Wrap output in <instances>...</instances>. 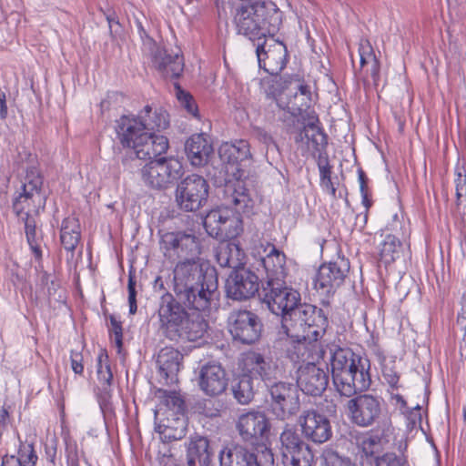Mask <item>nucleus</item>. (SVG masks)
Instances as JSON below:
<instances>
[{
    "instance_id": "1",
    "label": "nucleus",
    "mask_w": 466,
    "mask_h": 466,
    "mask_svg": "<svg viewBox=\"0 0 466 466\" xmlns=\"http://www.w3.org/2000/svg\"><path fill=\"white\" fill-rule=\"evenodd\" d=\"M187 280L188 278L179 275L173 293L160 297L158 317L169 339L196 341L207 332L208 322L202 312L208 311L218 299V284L192 287Z\"/></svg>"
},
{
    "instance_id": "2",
    "label": "nucleus",
    "mask_w": 466,
    "mask_h": 466,
    "mask_svg": "<svg viewBox=\"0 0 466 466\" xmlns=\"http://www.w3.org/2000/svg\"><path fill=\"white\" fill-rule=\"evenodd\" d=\"M160 249L170 261L178 260L172 271L169 289L176 287L179 275L188 278V286L218 284L214 267L201 261L200 239L192 229L165 232L160 235Z\"/></svg>"
},
{
    "instance_id": "3",
    "label": "nucleus",
    "mask_w": 466,
    "mask_h": 466,
    "mask_svg": "<svg viewBox=\"0 0 466 466\" xmlns=\"http://www.w3.org/2000/svg\"><path fill=\"white\" fill-rule=\"evenodd\" d=\"M116 123L120 143L131 148L138 159H153L167 150V138L155 133L169 126L166 111L153 112L150 106H146L137 116H123Z\"/></svg>"
},
{
    "instance_id": "4",
    "label": "nucleus",
    "mask_w": 466,
    "mask_h": 466,
    "mask_svg": "<svg viewBox=\"0 0 466 466\" xmlns=\"http://www.w3.org/2000/svg\"><path fill=\"white\" fill-rule=\"evenodd\" d=\"M332 381L336 390L345 397H352L368 390L371 384L370 363L350 348H336L330 359Z\"/></svg>"
},
{
    "instance_id": "5",
    "label": "nucleus",
    "mask_w": 466,
    "mask_h": 466,
    "mask_svg": "<svg viewBox=\"0 0 466 466\" xmlns=\"http://www.w3.org/2000/svg\"><path fill=\"white\" fill-rule=\"evenodd\" d=\"M238 33L251 41L274 35L282 23V13L273 2L241 4L234 15Z\"/></svg>"
},
{
    "instance_id": "6",
    "label": "nucleus",
    "mask_w": 466,
    "mask_h": 466,
    "mask_svg": "<svg viewBox=\"0 0 466 466\" xmlns=\"http://www.w3.org/2000/svg\"><path fill=\"white\" fill-rule=\"evenodd\" d=\"M328 324V318L321 309L301 303L282 317L279 334H284L299 345L310 344L323 336Z\"/></svg>"
},
{
    "instance_id": "7",
    "label": "nucleus",
    "mask_w": 466,
    "mask_h": 466,
    "mask_svg": "<svg viewBox=\"0 0 466 466\" xmlns=\"http://www.w3.org/2000/svg\"><path fill=\"white\" fill-rule=\"evenodd\" d=\"M141 170L143 181L152 188L164 189L177 182L184 174L182 163L174 157L149 159Z\"/></svg>"
},
{
    "instance_id": "8",
    "label": "nucleus",
    "mask_w": 466,
    "mask_h": 466,
    "mask_svg": "<svg viewBox=\"0 0 466 466\" xmlns=\"http://www.w3.org/2000/svg\"><path fill=\"white\" fill-rule=\"evenodd\" d=\"M269 408L279 420L295 415L300 408L299 394L296 384L279 380L268 388Z\"/></svg>"
},
{
    "instance_id": "9",
    "label": "nucleus",
    "mask_w": 466,
    "mask_h": 466,
    "mask_svg": "<svg viewBox=\"0 0 466 466\" xmlns=\"http://www.w3.org/2000/svg\"><path fill=\"white\" fill-rule=\"evenodd\" d=\"M209 186L207 180L197 174L182 179L176 188V202L184 211H197L208 201Z\"/></svg>"
},
{
    "instance_id": "10",
    "label": "nucleus",
    "mask_w": 466,
    "mask_h": 466,
    "mask_svg": "<svg viewBox=\"0 0 466 466\" xmlns=\"http://www.w3.org/2000/svg\"><path fill=\"white\" fill-rule=\"evenodd\" d=\"M280 453L284 466H312L314 453L293 429H285L279 437Z\"/></svg>"
},
{
    "instance_id": "11",
    "label": "nucleus",
    "mask_w": 466,
    "mask_h": 466,
    "mask_svg": "<svg viewBox=\"0 0 466 466\" xmlns=\"http://www.w3.org/2000/svg\"><path fill=\"white\" fill-rule=\"evenodd\" d=\"M43 181L40 176L33 172L25 177L20 191L14 198L13 211L17 218L23 219L25 216L30 217V213L44 207L45 198L41 194Z\"/></svg>"
},
{
    "instance_id": "12",
    "label": "nucleus",
    "mask_w": 466,
    "mask_h": 466,
    "mask_svg": "<svg viewBox=\"0 0 466 466\" xmlns=\"http://www.w3.org/2000/svg\"><path fill=\"white\" fill-rule=\"evenodd\" d=\"M264 290V302L273 314L281 318L301 304L300 293L284 281L268 280Z\"/></svg>"
},
{
    "instance_id": "13",
    "label": "nucleus",
    "mask_w": 466,
    "mask_h": 466,
    "mask_svg": "<svg viewBox=\"0 0 466 466\" xmlns=\"http://www.w3.org/2000/svg\"><path fill=\"white\" fill-rule=\"evenodd\" d=\"M221 161L227 164V173L233 177L247 178L250 163V147L247 140H236L234 143H223L218 148Z\"/></svg>"
},
{
    "instance_id": "14",
    "label": "nucleus",
    "mask_w": 466,
    "mask_h": 466,
    "mask_svg": "<svg viewBox=\"0 0 466 466\" xmlns=\"http://www.w3.org/2000/svg\"><path fill=\"white\" fill-rule=\"evenodd\" d=\"M383 400L372 394H360L348 401L350 420L363 428L376 423L382 413Z\"/></svg>"
},
{
    "instance_id": "15",
    "label": "nucleus",
    "mask_w": 466,
    "mask_h": 466,
    "mask_svg": "<svg viewBox=\"0 0 466 466\" xmlns=\"http://www.w3.org/2000/svg\"><path fill=\"white\" fill-rule=\"evenodd\" d=\"M350 268V261L344 257H338L329 263L322 264L316 276V289L327 297L333 295L344 283Z\"/></svg>"
},
{
    "instance_id": "16",
    "label": "nucleus",
    "mask_w": 466,
    "mask_h": 466,
    "mask_svg": "<svg viewBox=\"0 0 466 466\" xmlns=\"http://www.w3.org/2000/svg\"><path fill=\"white\" fill-rule=\"evenodd\" d=\"M243 370L253 377L257 385L261 380L267 388L281 380L284 374L283 369L278 361L256 351L247 354Z\"/></svg>"
},
{
    "instance_id": "17",
    "label": "nucleus",
    "mask_w": 466,
    "mask_h": 466,
    "mask_svg": "<svg viewBox=\"0 0 466 466\" xmlns=\"http://www.w3.org/2000/svg\"><path fill=\"white\" fill-rule=\"evenodd\" d=\"M228 326L235 340L248 345L259 339L263 327L258 316L247 309L232 311L228 317Z\"/></svg>"
},
{
    "instance_id": "18",
    "label": "nucleus",
    "mask_w": 466,
    "mask_h": 466,
    "mask_svg": "<svg viewBox=\"0 0 466 466\" xmlns=\"http://www.w3.org/2000/svg\"><path fill=\"white\" fill-rule=\"evenodd\" d=\"M225 289L228 298L237 301L247 300L258 291L259 279L255 272L242 267L231 271Z\"/></svg>"
},
{
    "instance_id": "19",
    "label": "nucleus",
    "mask_w": 466,
    "mask_h": 466,
    "mask_svg": "<svg viewBox=\"0 0 466 466\" xmlns=\"http://www.w3.org/2000/svg\"><path fill=\"white\" fill-rule=\"evenodd\" d=\"M299 424L304 438L317 444H322L332 437L329 419L319 411L309 409L301 412Z\"/></svg>"
},
{
    "instance_id": "20",
    "label": "nucleus",
    "mask_w": 466,
    "mask_h": 466,
    "mask_svg": "<svg viewBox=\"0 0 466 466\" xmlns=\"http://www.w3.org/2000/svg\"><path fill=\"white\" fill-rule=\"evenodd\" d=\"M258 61L260 68L269 75L279 74L287 64L288 51L286 46L273 38L258 44L256 48Z\"/></svg>"
},
{
    "instance_id": "21",
    "label": "nucleus",
    "mask_w": 466,
    "mask_h": 466,
    "mask_svg": "<svg viewBox=\"0 0 466 466\" xmlns=\"http://www.w3.org/2000/svg\"><path fill=\"white\" fill-rule=\"evenodd\" d=\"M297 373V387L305 394L317 397L326 390L329 375L316 364L308 362L300 365Z\"/></svg>"
},
{
    "instance_id": "22",
    "label": "nucleus",
    "mask_w": 466,
    "mask_h": 466,
    "mask_svg": "<svg viewBox=\"0 0 466 466\" xmlns=\"http://www.w3.org/2000/svg\"><path fill=\"white\" fill-rule=\"evenodd\" d=\"M237 428L245 441L258 444V441L268 434L270 425L265 413L250 411L238 418Z\"/></svg>"
},
{
    "instance_id": "23",
    "label": "nucleus",
    "mask_w": 466,
    "mask_h": 466,
    "mask_svg": "<svg viewBox=\"0 0 466 466\" xmlns=\"http://www.w3.org/2000/svg\"><path fill=\"white\" fill-rule=\"evenodd\" d=\"M153 67L164 78L177 79L184 71V58L178 52H168L165 48L157 47L152 52Z\"/></svg>"
},
{
    "instance_id": "24",
    "label": "nucleus",
    "mask_w": 466,
    "mask_h": 466,
    "mask_svg": "<svg viewBox=\"0 0 466 466\" xmlns=\"http://www.w3.org/2000/svg\"><path fill=\"white\" fill-rule=\"evenodd\" d=\"M226 182L224 199L228 208H233L238 213H249L253 208V200L246 187L244 179L233 177Z\"/></svg>"
},
{
    "instance_id": "25",
    "label": "nucleus",
    "mask_w": 466,
    "mask_h": 466,
    "mask_svg": "<svg viewBox=\"0 0 466 466\" xmlns=\"http://www.w3.org/2000/svg\"><path fill=\"white\" fill-rule=\"evenodd\" d=\"M199 387L209 396H217L225 391L228 378L225 370L219 364L204 365L199 373Z\"/></svg>"
},
{
    "instance_id": "26",
    "label": "nucleus",
    "mask_w": 466,
    "mask_h": 466,
    "mask_svg": "<svg viewBox=\"0 0 466 466\" xmlns=\"http://www.w3.org/2000/svg\"><path fill=\"white\" fill-rule=\"evenodd\" d=\"M302 118L305 120L304 116ZM317 123H319L317 116H311L307 123L305 121L300 122L298 119L296 126L297 133L294 137L295 142L297 144H309L311 142L317 151L325 150L328 145V137Z\"/></svg>"
},
{
    "instance_id": "27",
    "label": "nucleus",
    "mask_w": 466,
    "mask_h": 466,
    "mask_svg": "<svg viewBox=\"0 0 466 466\" xmlns=\"http://www.w3.org/2000/svg\"><path fill=\"white\" fill-rule=\"evenodd\" d=\"M212 143L206 134H194L185 143V152L194 167L205 166L213 154Z\"/></svg>"
},
{
    "instance_id": "28",
    "label": "nucleus",
    "mask_w": 466,
    "mask_h": 466,
    "mask_svg": "<svg viewBox=\"0 0 466 466\" xmlns=\"http://www.w3.org/2000/svg\"><path fill=\"white\" fill-rule=\"evenodd\" d=\"M182 354L174 348L166 347L162 349L157 359L159 375L167 384H173L177 381V373L180 370Z\"/></svg>"
},
{
    "instance_id": "29",
    "label": "nucleus",
    "mask_w": 466,
    "mask_h": 466,
    "mask_svg": "<svg viewBox=\"0 0 466 466\" xmlns=\"http://www.w3.org/2000/svg\"><path fill=\"white\" fill-rule=\"evenodd\" d=\"M80 224L76 218H66L61 224L60 242L66 251V261L69 265L75 263V252L80 242Z\"/></svg>"
},
{
    "instance_id": "30",
    "label": "nucleus",
    "mask_w": 466,
    "mask_h": 466,
    "mask_svg": "<svg viewBox=\"0 0 466 466\" xmlns=\"http://www.w3.org/2000/svg\"><path fill=\"white\" fill-rule=\"evenodd\" d=\"M390 429L387 428L381 431L356 435L354 443L362 453L361 457H373L380 449L384 448L390 442Z\"/></svg>"
},
{
    "instance_id": "31",
    "label": "nucleus",
    "mask_w": 466,
    "mask_h": 466,
    "mask_svg": "<svg viewBox=\"0 0 466 466\" xmlns=\"http://www.w3.org/2000/svg\"><path fill=\"white\" fill-rule=\"evenodd\" d=\"M155 430L164 441L181 440L187 433V418L185 415H167L161 423L156 424Z\"/></svg>"
},
{
    "instance_id": "32",
    "label": "nucleus",
    "mask_w": 466,
    "mask_h": 466,
    "mask_svg": "<svg viewBox=\"0 0 466 466\" xmlns=\"http://www.w3.org/2000/svg\"><path fill=\"white\" fill-rule=\"evenodd\" d=\"M245 254L234 242L221 241L216 249L217 262L222 268H230L233 270L244 265Z\"/></svg>"
},
{
    "instance_id": "33",
    "label": "nucleus",
    "mask_w": 466,
    "mask_h": 466,
    "mask_svg": "<svg viewBox=\"0 0 466 466\" xmlns=\"http://www.w3.org/2000/svg\"><path fill=\"white\" fill-rule=\"evenodd\" d=\"M262 264L267 271L268 280L282 281L287 276L286 256L274 245L270 246L269 252L262 258Z\"/></svg>"
},
{
    "instance_id": "34",
    "label": "nucleus",
    "mask_w": 466,
    "mask_h": 466,
    "mask_svg": "<svg viewBox=\"0 0 466 466\" xmlns=\"http://www.w3.org/2000/svg\"><path fill=\"white\" fill-rule=\"evenodd\" d=\"M257 382L253 377L243 370L231 384V391L236 400L242 405H247L254 399L257 390Z\"/></svg>"
},
{
    "instance_id": "35",
    "label": "nucleus",
    "mask_w": 466,
    "mask_h": 466,
    "mask_svg": "<svg viewBox=\"0 0 466 466\" xmlns=\"http://www.w3.org/2000/svg\"><path fill=\"white\" fill-rule=\"evenodd\" d=\"M253 452L240 445L226 447L220 451V466H253Z\"/></svg>"
},
{
    "instance_id": "36",
    "label": "nucleus",
    "mask_w": 466,
    "mask_h": 466,
    "mask_svg": "<svg viewBox=\"0 0 466 466\" xmlns=\"http://www.w3.org/2000/svg\"><path fill=\"white\" fill-rule=\"evenodd\" d=\"M289 83L290 85L289 93H294L293 100L290 99L289 102L290 108L293 111H301L303 107H308V102L311 96L309 86L299 75L289 76Z\"/></svg>"
},
{
    "instance_id": "37",
    "label": "nucleus",
    "mask_w": 466,
    "mask_h": 466,
    "mask_svg": "<svg viewBox=\"0 0 466 466\" xmlns=\"http://www.w3.org/2000/svg\"><path fill=\"white\" fill-rule=\"evenodd\" d=\"M208 441L204 437L192 440L187 447V466H210V453Z\"/></svg>"
},
{
    "instance_id": "38",
    "label": "nucleus",
    "mask_w": 466,
    "mask_h": 466,
    "mask_svg": "<svg viewBox=\"0 0 466 466\" xmlns=\"http://www.w3.org/2000/svg\"><path fill=\"white\" fill-rule=\"evenodd\" d=\"M225 220L226 221H224L220 229H217L212 236L221 241L235 238L242 231V219L240 218V213L230 209L229 214Z\"/></svg>"
},
{
    "instance_id": "39",
    "label": "nucleus",
    "mask_w": 466,
    "mask_h": 466,
    "mask_svg": "<svg viewBox=\"0 0 466 466\" xmlns=\"http://www.w3.org/2000/svg\"><path fill=\"white\" fill-rule=\"evenodd\" d=\"M157 397L161 404L167 408V415H185L186 404L181 395L175 390H158Z\"/></svg>"
},
{
    "instance_id": "40",
    "label": "nucleus",
    "mask_w": 466,
    "mask_h": 466,
    "mask_svg": "<svg viewBox=\"0 0 466 466\" xmlns=\"http://www.w3.org/2000/svg\"><path fill=\"white\" fill-rule=\"evenodd\" d=\"M401 243L393 235H387L380 244V257L384 264H390L400 255Z\"/></svg>"
},
{
    "instance_id": "41",
    "label": "nucleus",
    "mask_w": 466,
    "mask_h": 466,
    "mask_svg": "<svg viewBox=\"0 0 466 466\" xmlns=\"http://www.w3.org/2000/svg\"><path fill=\"white\" fill-rule=\"evenodd\" d=\"M289 76L282 77L277 75H270L261 80V85L268 96H277L285 90L289 92L290 85L289 83Z\"/></svg>"
},
{
    "instance_id": "42",
    "label": "nucleus",
    "mask_w": 466,
    "mask_h": 466,
    "mask_svg": "<svg viewBox=\"0 0 466 466\" xmlns=\"http://www.w3.org/2000/svg\"><path fill=\"white\" fill-rule=\"evenodd\" d=\"M230 209V208L227 207L213 209L208 213L204 220V227L208 235L212 237L217 229H220V227H222L224 221H226L225 219L229 214Z\"/></svg>"
},
{
    "instance_id": "43",
    "label": "nucleus",
    "mask_w": 466,
    "mask_h": 466,
    "mask_svg": "<svg viewBox=\"0 0 466 466\" xmlns=\"http://www.w3.org/2000/svg\"><path fill=\"white\" fill-rule=\"evenodd\" d=\"M21 220L25 222L27 242L35 255V258L36 259H40L42 258V251L37 241L35 222L34 218L27 216H25Z\"/></svg>"
},
{
    "instance_id": "44",
    "label": "nucleus",
    "mask_w": 466,
    "mask_h": 466,
    "mask_svg": "<svg viewBox=\"0 0 466 466\" xmlns=\"http://www.w3.org/2000/svg\"><path fill=\"white\" fill-rule=\"evenodd\" d=\"M456 207L463 220H466V174H458L455 179Z\"/></svg>"
},
{
    "instance_id": "45",
    "label": "nucleus",
    "mask_w": 466,
    "mask_h": 466,
    "mask_svg": "<svg viewBox=\"0 0 466 466\" xmlns=\"http://www.w3.org/2000/svg\"><path fill=\"white\" fill-rule=\"evenodd\" d=\"M96 373L99 382L105 386L104 390H106L107 387H110L113 380V373L111 371V368L108 363V356L106 354L101 353L98 356Z\"/></svg>"
},
{
    "instance_id": "46",
    "label": "nucleus",
    "mask_w": 466,
    "mask_h": 466,
    "mask_svg": "<svg viewBox=\"0 0 466 466\" xmlns=\"http://www.w3.org/2000/svg\"><path fill=\"white\" fill-rule=\"evenodd\" d=\"M381 373L384 380L392 390H398L400 375L395 367L394 360H384L381 362Z\"/></svg>"
},
{
    "instance_id": "47",
    "label": "nucleus",
    "mask_w": 466,
    "mask_h": 466,
    "mask_svg": "<svg viewBox=\"0 0 466 466\" xmlns=\"http://www.w3.org/2000/svg\"><path fill=\"white\" fill-rule=\"evenodd\" d=\"M253 466H274V454L266 445L257 444L253 452Z\"/></svg>"
},
{
    "instance_id": "48",
    "label": "nucleus",
    "mask_w": 466,
    "mask_h": 466,
    "mask_svg": "<svg viewBox=\"0 0 466 466\" xmlns=\"http://www.w3.org/2000/svg\"><path fill=\"white\" fill-rule=\"evenodd\" d=\"M175 86L177 87V97L180 106L193 116L198 117V108L193 96L189 93L182 90L177 84H175Z\"/></svg>"
},
{
    "instance_id": "49",
    "label": "nucleus",
    "mask_w": 466,
    "mask_h": 466,
    "mask_svg": "<svg viewBox=\"0 0 466 466\" xmlns=\"http://www.w3.org/2000/svg\"><path fill=\"white\" fill-rule=\"evenodd\" d=\"M16 459L19 460L23 466H35L38 458L34 450L33 443L21 442Z\"/></svg>"
},
{
    "instance_id": "50",
    "label": "nucleus",
    "mask_w": 466,
    "mask_h": 466,
    "mask_svg": "<svg viewBox=\"0 0 466 466\" xmlns=\"http://www.w3.org/2000/svg\"><path fill=\"white\" fill-rule=\"evenodd\" d=\"M372 466H408V462L403 455L386 452L381 456L376 457Z\"/></svg>"
},
{
    "instance_id": "51",
    "label": "nucleus",
    "mask_w": 466,
    "mask_h": 466,
    "mask_svg": "<svg viewBox=\"0 0 466 466\" xmlns=\"http://www.w3.org/2000/svg\"><path fill=\"white\" fill-rule=\"evenodd\" d=\"M222 403L218 400H205L198 404L199 414L210 418L216 419L220 417Z\"/></svg>"
},
{
    "instance_id": "52",
    "label": "nucleus",
    "mask_w": 466,
    "mask_h": 466,
    "mask_svg": "<svg viewBox=\"0 0 466 466\" xmlns=\"http://www.w3.org/2000/svg\"><path fill=\"white\" fill-rule=\"evenodd\" d=\"M318 152H319V156H318L317 164H318V167H319V178H320V180H324L326 178H330L331 174H332V170H331L332 167L329 165V156L325 152V150L318 151Z\"/></svg>"
},
{
    "instance_id": "53",
    "label": "nucleus",
    "mask_w": 466,
    "mask_h": 466,
    "mask_svg": "<svg viewBox=\"0 0 466 466\" xmlns=\"http://www.w3.org/2000/svg\"><path fill=\"white\" fill-rule=\"evenodd\" d=\"M136 285H137V281L135 279V276H134L133 272L130 271L129 275H128L127 290H128L129 313L131 315H134L137 309Z\"/></svg>"
},
{
    "instance_id": "54",
    "label": "nucleus",
    "mask_w": 466,
    "mask_h": 466,
    "mask_svg": "<svg viewBox=\"0 0 466 466\" xmlns=\"http://www.w3.org/2000/svg\"><path fill=\"white\" fill-rule=\"evenodd\" d=\"M325 466H357L349 458L339 456L337 452L329 451L324 456Z\"/></svg>"
},
{
    "instance_id": "55",
    "label": "nucleus",
    "mask_w": 466,
    "mask_h": 466,
    "mask_svg": "<svg viewBox=\"0 0 466 466\" xmlns=\"http://www.w3.org/2000/svg\"><path fill=\"white\" fill-rule=\"evenodd\" d=\"M358 177L360 182V189L362 197V204L369 209L371 206V200L370 199V193L368 188V177L362 169L358 170Z\"/></svg>"
},
{
    "instance_id": "56",
    "label": "nucleus",
    "mask_w": 466,
    "mask_h": 466,
    "mask_svg": "<svg viewBox=\"0 0 466 466\" xmlns=\"http://www.w3.org/2000/svg\"><path fill=\"white\" fill-rule=\"evenodd\" d=\"M67 466H79L77 445L74 441H66Z\"/></svg>"
},
{
    "instance_id": "57",
    "label": "nucleus",
    "mask_w": 466,
    "mask_h": 466,
    "mask_svg": "<svg viewBox=\"0 0 466 466\" xmlns=\"http://www.w3.org/2000/svg\"><path fill=\"white\" fill-rule=\"evenodd\" d=\"M370 73V77L375 86H378L380 80V63L377 58L370 57V66L366 69Z\"/></svg>"
},
{
    "instance_id": "58",
    "label": "nucleus",
    "mask_w": 466,
    "mask_h": 466,
    "mask_svg": "<svg viewBox=\"0 0 466 466\" xmlns=\"http://www.w3.org/2000/svg\"><path fill=\"white\" fill-rule=\"evenodd\" d=\"M83 356L79 352L71 351V368L76 374H82L84 371Z\"/></svg>"
},
{
    "instance_id": "59",
    "label": "nucleus",
    "mask_w": 466,
    "mask_h": 466,
    "mask_svg": "<svg viewBox=\"0 0 466 466\" xmlns=\"http://www.w3.org/2000/svg\"><path fill=\"white\" fill-rule=\"evenodd\" d=\"M259 139L267 146L268 150H279L278 144L275 142L273 137L267 132H260Z\"/></svg>"
},
{
    "instance_id": "60",
    "label": "nucleus",
    "mask_w": 466,
    "mask_h": 466,
    "mask_svg": "<svg viewBox=\"0 0 466 466\" xmlns=\"http://www.w3.org/2000/svg\"><path fill=\"white\" fill-rule=\"evenodd\" d=\"M320 186L323 188V190L330 194L333 198H338L336 194L337 189L335 187V183L332 177L320 180Z\"/></svg>"
},
{
    "instance_id": "61",
    "label": "nucleus",
    "mask_w": 466,
    "mask_h": 466,
    "mask_svg": "<svg viewBox=\"0 0 466 466\" xmlns=\"http://www.w3.org/2000/svg\"><path fill=\"white\" fill-rule=\"evenodd\" d=\"M359 52H360V56H363V57L367 58L369 62H370V57L377 58L373 53L371 46L370 45V43L368 41H366L365 43H361L360 45Z\"/></svg>"
},
{
    "instance_id": "62",
    "label": "nucleus",
    "mask_w": 466,
    "mask_h": 466,
    "mask_svg": "<svg viewBox=\"0 0 466 466\" xmlns=\"http://www.w3.org/2000/svg\"><path fill=\"white\" fill-rule=\"evenodd\" d=\"M165 283H166V280L164 279V278L162 276L157 277L154 281V286H153L155 291H165L164 294H166L167 292L171 293L170 291L167 290Z\"/></svg>"
},
{
    "instance_id": "63",
    "label": "nucleus",
    "mask_w": 466,
    "mask_h": 466,
    "mask_svg": "<svg viewBox=\"0 0 466 466\" xmlns=\"http://www.w3.org/2000/svg\"><path fill=\"white\" fill-rule=\"evenodd\" d=\"M457 323L466 332V304L462 305L461 311L458 314Z\"/></svg>"
},
{
    "instance_id": "64",
    "label": "nucleus",
    "mask_w": 466,
    "mask_h": 466,
    "mask_svg": "<svg viewBox=\"0 0 466 466\" xmlns=\"http://www.w3.org/2000/svg\"><path fill=\"white\" fill-rule=\"evenodd\" d=\"M1 466H23L15 456H5L3 458Z\"/></svg>"
}]
</instances>
